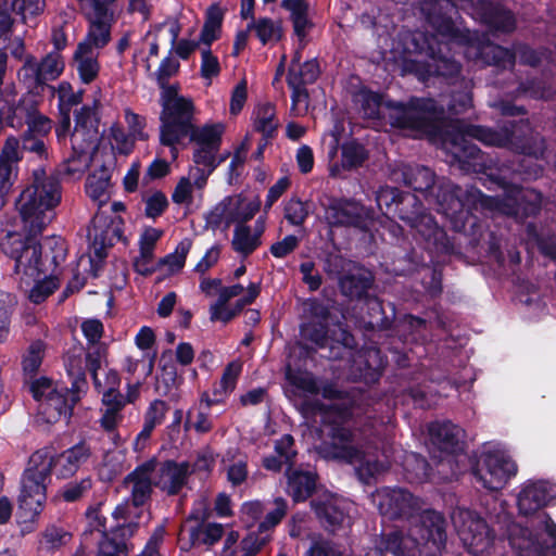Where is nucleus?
<instances>
[{"label":"nucleus","instance_id":"1","mask_svg":"<svg viewBox=\"0 0 556 556\" xmlns=\"http://www.w3.org/2000/svg\"><path fill=\"white\" fill-rule=\"evenodd\" d=\"M476 139L488 147L506 149L516 154L541 160L547 150L546 140L534 128L528 117L505 119L496 127L459 122L447 135L445 146L451 163L466 173L486 174L491 160L472 143Z\"/></svg>","mask_w":556,"mask_h":556},{"label":"nucleus","instance_id":"2","mask_svg":"<svg viewBox=\"0 0 556 556\" xmlns=\"http://www.w3.org/2000/svg\"><path fill=\"white\" fill-rule=\"evenodd\" d=\"M91 456V446L85 439L61 453H53L49 446L35 451L21 477L17 503L24 521H33L42 511L52 475L58 479H70Z\"/></svg>","mask_w":556,"mask_h":556},{"label":"nucleus","instance_id":"3","mask_svg":"<svg viewBox=\"0 0 556 556\" xmlns=\"http://www.w3.org/2000/svg\"><path fill=\"white\" fill-rule=\"evenodd\" d=\"M555 498L556 484L547 480H529L520 490L518 510L529 519L526 526L510 521L506 528L517 556H556V523L544 510Z\"/></svg>","mask_w":556,"mask_h":556},{"label":"nucleus","instance_id":"4","mask_svg":"<svg viewBox=\"0 0 556 556\" xmlns=\"http://www.w3.org/2000/svg\"><path fill=\"white\" fill-rule=\"evenodd\" d=\"M364 117L376 121L388 119L393 128L435 135L445 118V110L432 98L410 97L406 102L387 99L383 93L366 86L353 94Z\"/></svg>","mask_w":556,"mask_h":556},{"label":"nucleus","instance_id":"5","mask_svg":"<svg viewBox=\"0 0 556 556\" xmlns=\"http://www.w3.org/2000/svg\"><path fill=\"white\" fill-rule=\"evenodd\" d=\"M376 203L389 219H400L414 230L415 240L430 253H455L452 239L435 218L427 212L414 193L396 187L383 186L376 192Z\"/></svg>","mask_w":556,"mask_h":556},{"label":"nucleus","instance_id":"6","mask_svg":"<svg viewBox=\"0 0 556 556\" xmlns=\"http://www.w3.org/2000/svg\"><path fill=\"white\" fill-rule=\"evenodd\" d=\"M324 439L317 446L318 455L326 460L353 465L362 463L365 454L353 427V410L346 405L323 406Z\"/></svg>","mask_w":556,"mask_h":556},{"label":"nucleus","instance_id":"7","mask_svg":"<svg viewBox=\"0 0 556 556\" xmlns=\"http://www.w3.org/2000/svg\"><path fill=\"white\" fill-rule=\"evenodd\" d=\"M61 202V184L56 176L48 175L43 167L33 170L31 181L15 202L21 219L34 233H42L54 218V208Z\"/></svg>","mask_w":556,"mask_h":556},{"label":"nucleus","instance_id":"8","mask_svg":"<svg viewBox=\"0 0 556 556\" xmlns=\"http://www.w3.org/2000/svg\"><path fill=\"white\" fill-rule=\"evenodd\" d=\"M410 52L425 55L429 61L419 63L407 61L406 70L416 72L424 76H438L445 79L456 78L462 71V65L452 56L447 55L448 45L441 41L437 35L416 33L413 35Z\"/></svg>","mask_w":556,"mask_h":556},{"label":"nucleus","instance_id":"9","mask_svg":"<svg viewBox=\"0 0 556 556\" xmlns=\"http://www.w3.org/2000/svg\"><path fill=\"white\" fill-rule=\"evenodd\" d=\"M65 367L72 379L71 388L55 387L54 390L49 391L45 402L41 403L42 414L47 416L48 422L58 421L62 417L68 420L76 403L80 400L79 393L85 391L88 386L80 356H68Z\"/></svg>","mask_w":556,"mask_h":556},{"label":"nucleus","instance_id":"10","mask_svg":"<svg viewBox=\"0 0 556 556\" xmlns=\"http://www.w3.org/2000/svg\"><path fill=\"white\" fill-rule=\"evenodd\" d=\"M193 117L194 114H190L179 121L186 126V138L197 144L192 160L197 165L210 166L211 170H215L220 165V161H216V154L223 143L225 125L223 123H206L203 126H197L193 123Z\"/></svg>","mask_w":556,"mask_h":556},{"label":"nucleus","instance_id":"11","mask_svg":"<svg viewBox=\"0 0 556 556\" xmlns=\"http://www.w3.org/2000/svg\"><path fill=\"white\" fill-rule=\"evenodd\" d=\"M98 101H94L93 106L83 105L75 113V131L72 134V149L73 153L67 159V173L74 174L79 170V167L72 166L81 159L87 157L89 148L92 146V153L98 150L99 146V125L100 117L97 113Z\"/></svg>","mask_w":556,"mask_h":556},{"label":"nucleus","instance_id":"12","mask_svg":"<svg viewBox=\"0 0 556 556\" xmlns=\"http://www.w3.org/2000/svg\"><path fill=\"white\" fill-rule=\"evenodd\" d=\"M409 532L417 540L418 547L422 545L426 556H441L446 545V519L434 509L420 510L409 522Z\"/></svg>","mask_w":556,"mask_h":556},{"label":"nucleus","instance_id":"13","mask_svg":"<svg viewBox=\"0 0 556 556\" xmlns=\"http://www.w3.org/2000/svg\"><path fill=\"white\" fill-rule=\"evenodd\" d=\"M464 190L453 184L440 186L435 193L438 211L448 219L455 232H466L467 227L473 229L479 222L464 200Z\"/></svg>","mask_w":556,"mask_h":556},{"label":"nucleus","instance_id":"14","mask_svg":"<svg viewBox=\"0 0 556 556\" xmlns=\"http://www.w3.org/2000/svg\"><path fill=\"white\" fill-rule=\"evenodd\" d=\"M471 473L482 488L489 491H498L517 473V465L511 458L504 455L485 453L471 468Z\"/></svg>","mask_w":556,"mask_h":556},{"label":"nucleus","instance_id":"15","mask_svg":"<svg viewBox=\"0 0 556 556\" xmlns=\"http://www.w3.org/2000/svg\"><path fill=\"white\" fill-rule=\"evenodd\" d=\"M330 227H354L367 231L372 223L363 205L352 199L331 198L325 211Z\"/></svg>","mask_w":556,"mask_h":556},{"label":"nucleus","instance_id":"16","mask_svg":"<svg viewBox=\"0 0 556 556\" xmlns=\"http://www.w3.org/2000/svg\"><path fill=\"white\" fill-rule=\"evenodd\" d=\"M458 535L469 554L479 556L492 547L495 534L480 516L466 511Z\"/></svg>","mask_w":556,"mask_h":556},{"label":"nucleus","instance_id":"17","mask_svg":"<svg viewBox=\"0 0 556 556\" xmlns=\"http://www.w3.org/2000/svg\"><path fill=\"white\" fill-rule=\"evenodd\" d=\"M381 515L390 520H407L410 522L421 510L420 501L409 491L402 488L387 490L379 503Z\"/></svg>","mask_w":556,"mask_h":556},{"label":"nucleus","instance_id":"18","mask_svg":"<svg viewBox=\"0 0 556 556\" xmlns=\"http://www.w3.org/2000/svg\"><path fill=\"white\" fill-rule=\"evenodd\" d=\"M160 88V124L179 123L190 114H194L195 106L192 99L179 94L180 85L178 83L157 84Z\"/></svg>","mask_w":556,"mask_h":556},{"label":"nucleus","instance_id":"19","mask_svg":"<svg viewBox=\"0 0 556 556\" xmlns=\"http://www.w3.org/2000/svg\"><path fill=\"white\" fill-rule=\"evenodd\" d=\"M190 476L189 462L177 463L174 459H166L160 462L153 475V484L166 495L175 496L181 492Z\"/></svg>","mask_w":556,"mask_h":556},{"label":"nucleus","instance_id":"20","mask_svg":"<svg viewBox=\"0 0 556 556\" xmlns=\"http://www.w3.org/2000/svg\"><path fill=\"white\" fill-rule=\"evenodd\" d=\"M473 11L482 24L493 31L510 34L516 29L517 21L509 9L492 0H477Z\"/></svg>","mask_w":556,"mask_h":556},{"label":"nucleus","instance_id":"21","mask_svg":"<svg viewBox=\"0 0 556 556\" xmlns=\"http://www.w3.org/2000/svg\"><path fill=\"white\" fill-rule=\"evenodd\" d=\"M18 148V138L9 136L0 152V210L5 206L7 197L17 178V164L22 160Z\"/></svg>","mask_w":556,"mask_h":556},{"label":"nucleus","instance_id":"22","mask_svg":"<svg viewBox=\"0 0 556 556\" xmlns=\"http://www.w3.org/2000/svg\"><path fill=\"white\" fill-rule=\"evenodd\" d=\"M375 554L384 556H422L424 551L418 547L417 540L412 534H405L401 530H392L381 533L375 542Z\"/></svg>","mask_w":556,"mask_h":556},{"label":"nucleus","instance_id":"23","mask_svg":"<svg viewBox=\"0 0 556 556\" xmlns=\"http://www.w3.org/2000/svg\"><path fill=\"white\" fill-rule=\"evenodd\" d=\"M432 443L447 454L457 455L464 452V430L451 421L433 422L429 426Z\"/></svg>","mask_w":556,"mask_h":556},{"label":"nucleus","instance_id":"24","mask_svg":"<svg viewBox=\"0 0 556 556\" xmlns=\"http://www.w3.org/2000/svg\"><path fill=\"white\" fill-rule=\"evenodd\" d=\"M375 277L370 270L355 265L343 277H340L338 286L340 292L350 300H362L368 298V291L372 288Z\"/></svg>","mask_w":556,"mask_h":556},{"label":"nucleus","instance_id":"25","mask_svg":"<svg viewBox=\"0 0 556 556\" xmlns=\"http://www.w3.org/2000/svg\"><path fill=\"white\" fill-rule=\"evenodd\" d=\"M311 507L323 528L329 532H334L341 528L345 519L349 518L342 503L332 496L324 500H312Z\"/></svg>","mask_w":556,"mask_h":556},{"label":"nucleus","instance_id":"26","mask_svg":"<svg viewBox=\"0 0 556 556\" xmlns=\"http://www.w3.org/2000/svg\"><path fill=\"white\" fill-rule=\"evenodd\" d=\"M384 369V361L380 349L371 348L359 356L354 367V376L366 384L379 381Z\"/></svg>","mask_w":556,"mask_h":556},{"label":"nucleus","instance_id":"27","mask_svg":"<svg viewBox=\"0 0 556 556\" xmlns=\"http://www.w3.org/2000/svg\"><path fill=\"white\" fill-rule=\"evenodd\" d=\"M515 54L505 47L485 41L479 43L475 59L485 66H494L498 70H506L515 63Z\"/></svg>","mask_w":556,"mask_h":556},{"label":"nucleus","instance_id":"28","mask_svg":"<svg viewBox=\"0 0 556 556\" xmlns=\"http://www.w3.org/2000/svg\"><path fill=\"white\" fill-rule=\"evenodd\" d=\"M113 14L109 8H104L97 3L94 18L90 20L87 31V39H90L94 48L103 49L111 41Z\"/></svg>","mask_w":556,"mask_h":556},{"label":"nucleus","instance_id":"29","mask_svg":"<svg viewBox=\"0 0 556 556\" xmlns=\"http://www.w3.org/2000/svg\"><path fill=\"white\" fill-rule=\"evenodd\" d=\"M122 236L123 230L112 219L104 220L102 225H97V220L93 219L92 247L96 257L103 261L108 256V248L113 247Z\"/></svg>","mask_w":556,"mask_h":556},{"label":"nucleus","instance_id":"30","mask_svg":"<svg viewBox=\"0 0 556 556\" xmlns=\"http://www.w3.org/2000/svg\"><path fill=\"white\" fill-rule=\"evenodd\" d=\"M317 475L312 471L293 470L288 475L287 492L293 502H305L316 490Z\"/></svg>","mask_w":556,"mask_h":556},{"label":"nucleus","instance_id":"31","mask_svg":"<svg viewBox=\"0 0 556 556\" xmlns=\"http://www.w3.org/2000/svg\"><path fill=\"white\" fill-rule=\"evenodd\" d=\"M402 181L406 187L427 197L428 193H433L435 174L427 166L405 165L402 169Z\"/></svg>","mask_w":556,"mask_h":556},{"label":"nucleus","instance_id":"32","mask_svg":"<svg viewBox=\"0 0 556 556\" xmlns=\"http://www.w3.org/2000/svg\"><path fill=\"white\" fill-rule=\"evenodd\" d=\"M281 7L290 12L294 35L300 41H303L307 36V31L314 27V23L308 17L306 0H282Z\"/></svg>","mask_w":556,"mask_h":556},{"label":"nucleus","instance_id":"33","mask_svg":"<svg viewBox=\"0 0 556 556\" xmlns=\"http://www.w3.org/2000/svg\"><path fill=\"white\" fill-rule=\"evenodd\" d=\"M438 4H430L426 12L427 22L442 37L455 38L458 29L453 20V13Z\"/></svg>","mask_w":556,"mask_h":556},{"label":"nucleus","instance_id":"34","mask_svg":"<svg viewBox=\"0 0 556 556\" xmlns=\"http://www.w3.org/2000/svg\"><path fill=\"white\" fill-rule=\"evenodd\" d=\"M543 197L540 191L529 189L520 193L516 198L513 214L520 222H525L528 218H535L542 211Z\"/></svg>","mask_w":556,"mask_h":556},{"label":"nucleus","instance_id":"35","mask_svg":"<svg viewBox=\"0 0 556 556\" xmlns=\"http://www.w3.org/2000/svg\"><path fill=\"white\" fill-rule=\"evenodd\" d=\"M41 250V244L37 238L30 245L23 250L22 257L16 258L14 273L29 277L38 276L42 271Z\"/></svg>","mask_w":556,"mask_h":556},{"label":"nucleus","instance_id":"36","mask_svg":"<svg viewBox=\"0 0 556 556\" xmlns=\"http://www.w3.org/2000/svg\"><path fill=\"white\" fill-rule=\"evenodd\" d=\"M22 118H24L27 125V129L24 132L43 138L51 131L52 122L38 111V101L36 99L29 97Z\"/></svg>","mask_w":556,"mask_h":556},{"label":"nucleus","instance_id":"37","mask_svg":"<svg viewBox=\"0 0 556 556\" xmlns=\"http://www.w3.org/2000/svg\"><path fill=\"white\" fill-rule=\"evenodd\" d=\"M231 204L229 205L227 226L232 224L245 225L251 220L261 208V201L255 198L247 201L242 195H231Z\"/></svg>","mask_w":556,"mask_h":556},{"label":"nucleus","instance_id":"38","mask_svg":"<svg viewBox=\"0 0 556 556\" xmlns=\"http://www.w3.org/2000/svg\"><path fill=\"white\" fill-rule=\"evenodd\" d=\"M25 233L16 231H10L4 237L1 243L2 252L10 258L16 261L17 257H22L23 250L30 245L41 233H34L30 228H26L23 225Z\"/></svg>","mask_w":556,"mask_h":556},{"label":"nucleus","instance_id":"39","mask_svg":"<svg viewBox=\"0 0 556 556\" xmlns=\"http://www.w3.org/2000/svg\"><path fill=\"white\" fill-rule=\"evenodd\" d=\"M186 126L181 123H162L160 124V144L169 148L173 161L179 155L178 146L186 147L184 140L186 138Z\"/></svg>","mask_w":556,"mask_h":556},{"label":"nucleus","instance_id":"40","mask_svg":"<svg viewBox=\"0 0 556 556\" xmlns=\"http://www.w3.org/2000/svg\"><path fill=\"white\" fill-rule=\"evenodd\" d=\"M409 263L412 266L409 267V270H417L419 266L426 269V274L422 277V285L426 289V291L432 296H438L442 293L443 287H442V273L441 270L434 268V267H428L424 263L422 260H420L418 253L415 250H412L409 253L406 254Z\"/></svg>","mask_w":556,"mask_h":556},{"label":"nucleus","instance_id":"41","mask_svg":"<svg viewBox=\"0 0 556 556\" xmlns=\"http://www.w3.org/2000/svg\"><path fill=\"white\" fill-rule=\"evenodd\" d=\"M367 319L365 320V328L368 330H387L393 324L394 308L392 307V315H387L383 303L378 298H367Z\"/></svg>","mask_w":556,"mask_h":556},{"label":"nucleus","instance_id":"42","mask_svg":"<svg viewBox=\"0 0 556 556\" xmlns=\"http://www.w3.org/2000/svg\"><path fill=\"white\" fill-rule=\"evenodd\" d=\"M369 159V151L357 139L346 140L341 146V164L344 169L352 170L362 167Z\"/></svg>","mask_w":556,"mask_h":556},{"label":"nucleus","instance_id":"43","mask_svg":"<svg viewBox=\"0 0 556 556\" xmlns=\"http://www.w3.org/2000/svg\"><path fill=\"white\" fill-rule=\"evenodd\" d=\"M224 12L217 5H211L207 9L204 24L202 26L199 41L211 47L212 43L220 38Z\"/></svg>","mask_w":556,"mask_h":556},{"label":"nucleus","instance_id":"44","mask_svg":"<svg viewBox=\"0 0 556 556\" xmlns=\"http://www.w3.org/2000/svg\"><path fill=\"white\" fill-rule=\"evenodd\" d=\"M255 30V35L263 46L270 41L278 42L283 35L280 21H274L270 17H260L248 24V30Z\"/></svg>","mask_w":556,"mask_h":556},{"label":"nucleus","instance_id":"45","mask_svg":"<svg viewBox=\"0 0 556 556\" xmlns=\"http://www.w3.org/2000/svg\"><path fill=\"white\" fill-rule=\"evenodd\" d=\"M111 175L105 166H102L99 173L90 174L85 184L86 194L100 204L109 198L106 191L110 187Z\"/></svg>","mask_w":556,"mask_h":556},{"label":"nucleus","instance_id":"46","mask_svg":"<svg viewBox=\"0 0 556 556\" xmlns=\"http://www.w3.org/2000/svg\"><path fill=\"white\" fill-rule=\"evenodd\" d=\"M262 231L261 229L258 233L252 235L250 226L237 225L231 241L232 249L245 257L249 256L261 244L260 236Z\"/></svg>","mask_w":556,"mask_h":556},{"label":"nucleus","instance_id":"47","mask_svg":"<svg viewBox=\"0 0 556 556\" xmlns=\"http://www.w3.org/2000/svg\"><path fill=\"white\" fill-rule=\"evenodd\" d=\"M211 406L200 401L199 406L195 409L190 408L187 412L186 420L184 424V428L186 431L190 429H194V431L199 434L208 433L212 431L214 425L211 415Z\"/></svg>","mask_w":556,"mask_h":556},{"label":"nucleus","instance_id":"48","mask_svg":"<svg viewBox=\"0 0 556 556\" xmlns=\"http://www.w3.org/2000/svg\"><path fill=\"white\" fill-rule=\"evenodd\" d=\"M224 534V528L219 523H207L206 526L198 525L189 531L190 546L207 545L212 546L217 543Z\"/></svg>","mask_w":556,"mask_h":556},{"label":"nucleus","instance_id":"49","mask_svg":"<svg viewBox=\"0 0 556 556\" xmlns=\"http://www.w3.org/2000/svg\"><path fill=\"white\" fill-rule=\"evenodd\" d=\"M17 305L16 295L0 290V343L4 342L10 333L11 318Z\"/></svg>","mask_w":556,"mask_h":556},{"label":"nucleus","instance_id":"50","mask_svg":"<svg viewBox=\"0 0 556 556\" xmlns=\"http://www.w3.org/2000/svg\"><path fill=\"white\" fill-rule=\"evenodd\" d=\"M328 324L323 321L308 320L301 325L300 334L303 340L314 343L323 349L329 343Z\"/></svg>","mask_w":556,"mask_h":556},{"label":"nucleus","instance_id":"51","mask_svg":"<svg viewBox=\"0 0 556 556\" xmlns=\"http://www.w3.org/2000/svg\"><path fill=\"white\" fill-rule=\"evenodd\" d=\"M254 130L263 135V139H271L277 130L275 123V108L266 103L258 108L257 117L254 121Z\"/></svg>","mask_w":556,"mask_h":556},{"label":"nucleus","instance_id":"52","mask_svg":"<svg viewBox=\"0 0 556 556\" xmlns=\"http://www.w3.org/2000/svg\"><path fill=\"white\" fill-rule=\"evenodd\" d=\"M231 201H233L231 195L225 197L204 215L205 228L215 231L220 228L223 223L225 224V228L229 227L227 226V220Z\"/></svg>","mask_w":556,"mask_h":556},{"label":"nucleus","instance_id":"53","mask_svg":"<svg viewBox=\"0 0 556 556\" xmlns=\"http://www.w3.org/2000/svg\"><path fill=\"white\" fill-rule=\"evenodd\" d=\"M92 488L91 477H85L79 481H70L64 484L58 492V496L66 503H75L79 501Z\"/></svg>","mask_w":556,"mask_h":556},{"label":"nucleus","instance_id":"54","mask_svg":"<svg viewBox=\"0 0 556 556\" xmlns=\"http://www.w3.org/2000/svg\"><path fill=\"white\" fill-rule=\"evenodd\" d=\"M38 70H40V76L49 79H58L65 68V63L61 53L49 52L46 56L37 62Z\"/></svg>","mask_w":556,"mask_h":556},{"label":"nucleus","instance_id":"55","mask_svg":"<svg viewBox=\"0 0 556 556\" xmlns=\"http://www.w3.org/2000/svg\"><path fill=\"white\" fill-rule=\"evenodd\" d=\"M519 64L532 68L539 67L547 56V49L544 47L533 48L529 43H520L516 48Z\"/></svg>","mask_w":556,"mask_h":556},{"label":"nucleus","instance_id":"56","mask_svg":"<svg viewBox=\"0 0 556 556\" xmlns=\"http://www.w3.org/2000/svg\"><path fill=\"white\" fill-rule=\"evenodd\" d=\"M45 344L37 340L33 342L27 353L23 356L22 367L25 375L33 377L39 370L43 358Z\"/></svg>","mask_w":556,"mask_h":556},{"label":"nucleus","instance_id":"57","mask_svg":"<svg viewBox=\"0 0 556 556\" xmlns=\"http://www.w3.org/2000/svg\"><path fill=\"white\" fill-rule=\"evenodd\" d=\"M356 263L352 262L340 254L330 253L326 256L324 263V270L332 278L340 280L350 269L355 267Z\"/></svg>","mask_w":556,"mask_h":556},{"label":"nucleus","instance_id":"58","mask_svg":"<svg viewBox=\"0 0 556 556\" xmlns=\"http://www.w3.org/2000/svg\"><path fill=\"white\" fill-rule=\"evenodd\" d=\"M29 97H21L17 102H10L8 99L0 97V122H7V125L14 127V119L22 118L25 106Z\"/></svg>","mask_w":556,"mask_h":556},{"label":"nucleus","instance_id":"59","mask_svg":"<svg viewBox=\"0 0 556 556\" xmlns=\"http://www.w3.org/2000/svg\"><path fill=\"white\" fill-rule=\"evenodd\" d=\"M320 75L319 63L317 59L305 61L299 68L289 67L287 77L295 78L306 85L314 84Z\"/></svg>","mask_w":556,"mask_h":556},{"label":"nucleus","instance_id":"60","mask_svg":"<svg viewBox=\"0 0 556 556\" xmlns=\"http://www.w3.org/2000/svg\"><path fill=\"white\" fill-rule=\"evenodd\" d=\"M180 70V63L178 60L172 56V50H169L168 54L162 59L157 70L150 74V78L154 79L156 85L162 84V86L177 76Z\"/></svg>","mask_w":556,"mask_h":556},{"label":"nucleus","instance_id":"61","mask_svg":"<svg viewBox=\"0 0 556 556\" xmlns=\"http://www.w3.org/2000/svg\"><path fill=\"white\" fill-rule=\"evenodd\" d=\"M128 548L124 538H117L116 532L113 536L108 533L102 535L99 543V551L97 556H127Z\"/></svg>","mask_w":556,"mask_h":556},{"label":"nucleus","instance_id":"62","mask_svg":"<svg viewBox=\"0 0 556 556\" xmlns=\"http://www.w3.org/2000/svg\"><path fill=\"white\" fill-rule=\"evenodd\" d=\"M283 212L285 218L292 226L303 225L309 214L307 204L301 201L299 198H291L289 201H287L283 207Z\"/></svg>","mask_w":556,"mask_h":556},{"label":"nucleus","instance_id":"63","mask_svg":"<svg viewBox=\"0 0 556 556\" xmlns=\"http://www.w3.org/2000/svg\"><path fill=\"white\" fill-rule=\"evenodd\" d=\"M286 379L294 388L316 394L318 393V387L315 379L307 372L294 370L290 365L286 368Z\"/></svg>","mask_w":556,"mask_h":556},{"label":"nucleus","instance_id":"64","mask_svg":"<svg viewBox=\"0 0 556 556\" xmlns=\"http://www.w3.org/2000/svg\"><path fill=\"white\" fill-rule=\"evenodd\" d=\"M191 248V241L185 239L180 241L173 253L159 260V265H168L173 271H178L184 268L187 255Z\"/></svg>","mask_w":556,"mask_h":556}]
</instances>
